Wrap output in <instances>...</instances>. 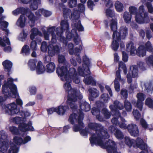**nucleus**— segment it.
Wrapping results in <instances>:
<instances>
[{
	"label": "nucleus",
	"instance_id": "13d9d810",
	"mask_svg": "<svg viewBox=\"0 0 153 153\" xmlns=\"http://www.w3.org/2000/svg\"><path fill=\"white\" fill-rule=\"evenodd\" d=\"M146 105L150 108H153V100L150 98H148L145 101Z\"/></svg>",
	"mask_w": 153,
	"mask_h": 153
},
{
	"label": "nucleus",
	"instance_id": "5701e85b",
	"mask_svg": "<svg viewBox=\"0 0 153 153\" xmlns=\"http://www.w3.org/2000/svg\"><path fill=\"white\" fill-rule=\"evenodd\" d=\"M113 104L110 105L109 107L111 111L112 112H117V113L118 111L117 110V109L122 110L124 108L123 104L117 100L114 101Z\"/></svg>",
	"mask_w": 153,
	"mask_h": 153
},
{
	"label": "nucleus",
	"instance_id": "a18cd8bd",
	"mask_svg": "<svg viewBox=\"0 0 153 153\" xmlns=\"http://www.w3.org/2000/svg\"><path fill=\"white\" fill-rule=\"evenodd\" d=\"M131 15L128 12H125L124 13L123 18L125 22L127 23H129L131 18Z\"/></svg>",
	"mask_w": 153,
	"mask_h": 153
},
{
	"label": "nucleus",
	"instance_id": "49530a36",
	"mask_svg": "<svg viewBox=\"0 0 153 153\" xmlns=\"http://www.w3.org/2000/svg\"><path fill=\"white\" fill-rule=\"evenodd\" d=\"M114 135L115 137L118 140H122L124 137V135L122 132L119 129H117L114 132Z\"/></svg>",
	"mask_w": 153,
	"mask_h": 153
},
{
	"label": "nucleus",
	"instance_id": "3c124183",
	"mask_svg": "<svg viewBox=\"0 0 153 153\" xmlns=\"http://www.w3.org/2000/svg\"><path fill=\"white\" fill-rule=\"evenodd\" d=\"M117 117H114L111 120V122L113 124L116 126H118L119 122L118 119L119 117H121V114L119 111H118L117 113Z\"/></svg>",
	"mask_w": 153,
	"mask_h": 153
},
{
	"label": "nucleus",
	"instance_id": "0eeeda50",
	"mask_svg": "<svg viewBox=\"0 0 153 153\" xmlns=\"http://www.w3.org/2000/svg\"><path fill=\"white\" fill-rule=\"evenodd\" d=\"M17 79H14L11 77L7 79V82L4 81V83L2 87V92L8 93L9 97H15L17 94V88L16 86L14 84L13 82L14 81H17Z\"/></svg>",
	"mask_w": 153,
	"mask_h": 153
},
{
	"label": "nucleus",
	"instance_id": "dca6fc26",
	"mask_svg": "<svg viewBox=\"0 0 153 153\" xmlns=\"http://www.w3.org/2000/svg\"><path fill=\"white\" fill-rule=\"evenodd\" d=\"M0 149L6 152L8 148L7 134L3 130L0 131Z\"/></svg>",
	"mask_w": 153,
	"mask_h": 153
},
{
	"label": "nucleus",
	"instance_id": "6e6552de",
	"mask_svg": "<svg viewBox=\"0 0 153 153\" xmlns=\"http://www.w3.org/2000/svg\"><path fill=\"white\" fill-rule=\"evenodd\" d=\"M9 129L10 131L13 134H20L24 138V140H23L22 137L19 136H15L14 137L13 139V143L18 146L25 144L31 140V138L29 136H27L24 137V136L27 134L26 132L25 134V132L22 131V134H19V129L17 127L14 126H10L9 127Z\"/></svg>",
	"mask_w": 153,
	"mask_h": 153
},
{
	"label": "nucleus",
	"instance_id": "f03ea898",
	"mask_svg": "<svg viewBox=\"0 0 153 153\" xmlns=\"http://www.w3.org/2000/svg\"><path fill=\"white\" fill-rule=\"evenodd\" d=\"M60 27L65 31H66L67 38L70 40L73 38L74 42L76 45H78L81 40L79 36L77 33V30L79 31L84 30V28L81 23V22L78 19L73 20L71 26L73 29L71 32H69V25L66 19L62 20L60 23Z\"/></svg>",
	"mask_w": 153,
	"mask_h": 153
},
{
	"label": "nucleus",
	"instance_id": "58836bf2",
	"mask_svg": "<svg viewBox=\"0 0 153 153\" xmlns=\"http://www.w3.org/2000/svg\"><path fill=\"white\" fill-rule=\"evenodd\" d=\"M31 33L30 35V38L32 40H33L36 37H39L37 36L38 35H41V32L39 31L37 29L33 28L31 30Z\"/></svg>",
	"mask_w": 153,
	"mask_h": 153
},
{
	"label": "nucleus",
	"instance_id": "72a5a7b5",
	"mask_svg": "<svg viewBox=\"0 0 153 153\" xmlns=\"http://www.w3.org/2000/svg\"><path fill=\"white\" fill-rule=\"evenodd\" d=\"M90 93V96L93 98H96L99 96V91L96 88H89L88 89Z\"/></svg>",
	"mask_w": 153,
	"mask_h": 153
},
{
	"label": "nucleus",
	"instance_id": "393cba45",
	"mask_svg": "<svg viewBox=\"0 0 153 153\" xmlns=\"http://www.w3.org/2000/svg\"><path fill=\"white\" fill-rule=\"evenodd\" d=\"M137 97L138 99L137 102L135 106L137 107L140 111H142L143 104V101L144 100L146 97L145 95L142 93H138Z\"/></svg>",
	"mask_w": 153,
	"mask_h": 153
},
{
	"label": "nucleus",
	"instance_id": "aec40b11",
	"mask_svg": "<svg viewBox=\"0 0 153 153\" xmlns=\"http://www.w3.org/2000/svg\"><path fill=\"white\" fill-rule=\"evenodd\" d=\"M129 11L131 14L135 15V19L136 22L138 24H143L144 23V20L141 19L139 16V13L137 12V8L133 6H130L129 8Z\"/></svg>",
	"mask_w": 153,
	"mask_h": 153
},
{
	"label": "nucleus",
	"instance_id": "ea45409f",
	"mask_svg": "<svg viewBox=\"0 0 153 153\" xmlns=\"http://www.w3.org/2000/svg\"><path fill=\"white\" fill-rule=\"evenodd\" d=\"M58 61L59 63H63L66 67H70V64L65 59V56L62 55H59L58 57Z\"/></svg>",
	"mask_w": 153,
	"mask_h": 153
},
{
	"label": "nucleus",
	"instance_id": "a19ab883",
	"mask_svg": "<svg viewBox=\"0 0 153 153\" xmlns=\"http://www.w3.org/2000/svg\"><path fill=\"white\" fill-rule=\"evenodd\" d=\"M37 60L36 59H30L28 62V65L30 70L31 71H34L36 67V63Z\"/></svg>",
	"mask_w": 153,
	"mask_h": 153
},
{
	"label": "nucleus",
	"instance_id": "a878e982",
	"mask_svg": "<svg viewBox=\"0 0 153 153\" xmlns=\"http://www.w3.org/2000/svg\"><path fill=\"white\" fill-rule=\"evenodd\" d=\"M107 144H111L106 149L108 153H121L120 152H117V145L113 140H109Z\"/></svg>",
	"mask_w": 153,
	"mask_h": 153
},
{
	"label": "nucleus",
	"instance_id": "774afa93",
	"mask_svg": "<svg viewBox=\"0 0 153 153\" xmlns=\"http://www.w3.org/2000/svg\"><path fill=\"white\" fill-rule=\"evenodd\" d=\"M146 5L148 9V12L150 13H153V7L152 4L149 2H147Z\"/></svg>",
	"mask_w": 153,
	"mask_h": 153
},
{
	"label": "nucleus",
	"instance_id": "f704fd0d",
	"mask_svg": "<svg viewBox=\"0 0 153 153\" xmlns=\"http://www.w3.org/2000/svg\"><path fill=\"white\" fill-rule=\"evenodd\" d=\"M64 6H63V15L65 19L68 18L71 19L72 18V14L71 10L70 9L65 8Z\"/></svg>",
	"mask_w": 153,
	"mask_h": 153
},
{
	"label": "nucleus",
	"instance_id": "6ab92c4d",
	"mask_svg": "<svg viewBox=\"0 0 153 153\" xmlns=\"http://www.w3.org/2000/svg\"><path fill=\"white\" fill-rule=\"evenodd\" d=\"M119 81L124 84L125 82V80L121 77L120 71H117L116 73V78L114 80V87L115 90L118 92L120 90V85Z\"/></svg>",
	"mask_w": 153,
	"mask_h": 153
},
{
	"label": "nucleus",
	"instance_id": "c756f323",
	"mask_svg": "<svg viewBox=\"0 0 153 153\" xmlns=\"http://www.w3.org/2000/svg\"><path fill=\"white\" fill-rule=\"evenodd\" d=\"M136 54L140 57L145 56L146 54V51L145 49L144 46L142 45L140 46L137 50H136Z\"/></svg>",
	"mask_w": 153,
	"mask_h": 153
},
{
	"label": "nucleus",
	"instance_id": "603ef678",
	"mask_svg": "<svg viewBox=\"0 0 153 153\" xmlns=\"http://www.w3.org/2000/svg\"><path fill=\"white\" fill-rule=\"evenodd\" d=\"M24 55H27L30 53V50L29 46L24 45L22 47L21 52Z\"/></svg>",
	"mask_w": 153,
	"mask_h": 153
},
{
	"label": "nucleus",
	"instance_id": "f257e3e1",
	"mask_svg": "<svg viewBox=\"0 0 153 153\" xmlns=\"http://www.w3.org/2000/svg\"><path fill=\"white\" fill-rule=\"evenodd\" d=\"M88 127L90 129L96 131V133L93 134L89 138L90 142L92 146L95 144L100 146L102 148L106 149L111 144H107L109 140H112L110 139L105 143H104V140L109 138L110 136L107 129L101 124L90 123L88 124Z\"/></svg>",
	"mask_w": 153,
	"mask_h": 153
},
{
	"label": "nucleus",
	"instance_id": "338daca9",
	"mask_svg": "<svg viewBox=\"0 0 153 153\" xmlns=\"http://www.w3.org/2000/svg\"><path fill=\"white\" fill-rule=\"evenodd\" d=\"M91 112L93 115L96 116L100 114V111L99 108L94 107L92 108Z\"/></svg>",
	"mask_w": 153,
	"mask_h": 153
},
{
	"label": "nucleus",
	"instance_id": "6e6d98bb",
	"mask_svg": "<svg viewBox=\"0 0 153 153\" xmlns=\"http://www.w3.org/2000/svg\"><path fill=\"white\" fill-rule=\"evenodd\" d=\"M27 36V34L23 30L22 32L20 33L19 36V39L21 41L23 42L25 40Z\"/></svg>",
	"mask_w": 153,
	"mask_h": 153
},
{
	"label": "nucleus",
	"instance_id": "4be33fe9",
	"mask_svg": "<svg viewBox=\"0 0 153 153\" xmlns=\"http://www.w3.org/2000/svg\"><path fill=\"white\" fill-rule=\"evenodd\" d=\"M139 16L140 19L144 20V23H147L149 22V19L148 16V14L147 12H144V6L143 5L140 6L139 8Z\"/></svg>",
	"mask_w": 153,
	"mask_h": 153
},
{
	"label": "nucleus",
	"instance_id": "69168bd1",
	"mask_svg": "<svg viewBox=\"0 0 153 153\" xmlns=\"http://www.w3.org/2000/svg\"><path fill=\"white\" fill-rule=\"evenodd\" d=\"M41 14L45 17H48L51 15L52 13L51 12L45 10L43 9H41Z\"/></svg>",
	"mask_w": 153,
	"mask_h": 153
},
{
	"label": "nucleus",
	"instance_id": "a211bd4d",
	"mask_svg": "<svg viewBox=\"0 0 153 153\" xmlns=\"http://www.w3.org/2000/svg\"><path fill=\"white\" fill-rule=\"evenodd\" d=\"M64 31L65 30L60 27H59L56 29V32L57 35L59 38V40L63 44V46L64 47L67 45L68 39L63 36Z\"/></svg>",
	"mask_w": 153,
	"mask_h": 153
},
{
	"label": "nucleus",
	"instance_id": "2eb2a0df",
	"mask_svg": "<svg viewBox=\"0 0 153 153\" xmlns=\"http://www.w3.org/2000/svg\"><path fill=\"white\" fill-rule=\"evenodd\" d=\"M27 10L24 7H20L17 8L12 12V14L15 16H17L20 13L22 14L20 16L16 22L17 25L21 27H24L25 25L26 19L24 14L26 13Z\"/></svg>",
	"mask_w": 153,
	"mask_h": 153
},
{
	"label": "nucleus",
	"instance_id": "e2e57ef3",
	"mask_svg": "<svg viewBox=\"0 0 153 153\" xmlns=\"http://www.w3.org/2000/svg\"><path fill=\"white\" fill-rule=\"evenodd\" d=\"M147 63L148 65H151L153 67V56L150 55L146 59Z\"/></svg>",
	"mask_w": 153,
	"mask_h": 153
},
{
	"label": "nucleus",
	"instance_id": "bb28decb",
	"mask_svg": "<svg viewBox=\"0 0 153 153\" xmlns=\"http://www.w3.org/2000/svg\"><path fill=\"white\" fill-rule=\"evenodd\" d=\"M116 34V32L113 33L112 36L113 41L112 42L111 46L112 49L114 51H116L118 50L119 46V42L120 40L117 37V36H115Z\"/></svg>",
	"mask_w": 153,
	"mask_h": 153
},
{
	"label": "nucleus",
	"instance_id": "ddd939ff",
	"mask_svg": "<svg viewBox=\"0 0 153 153\" xmlns=\"http://www.w3.org/2000/svg\"><path fill=\"white\" fill-rule=\"evenodd\" d=\"M121 120L122 122H119L118 126L122 129H128V132L131 135L134 137L138 136L139 134V131L137 126L135 124H129L128 126L125 123L126 121L123 117H121Z\"/></svg>",
	"mask_w": 153,
	"mask_h": 153
},
{
	"label": "nucleus",
	"instance_id": "9d476101",
	"mask_svg": "<svg viewBox=\"0 0 153 153\" xmlns=\"http://www.w3.org/2000/svg\"><path fill=\"white\" fill-rule=\"evenodd\" d=\"M110 27L112 30L114 31L113 33L116 32L115 36L119 39H125L128 34V29L125 26H122L120 27L119 32L117 31V21L115 19H112L111 21Z\"/></svg>",
	"mask_w": 153,
	"mask_h": 153
},
{
	"label": "nucleus",
	"instance_id": "0e129e2a",
	"mask_svg": "<svg viewBox=\"0 0 153 153\" xmlns=\"http://www.w3.org/2000/svg\"><path fill=\"white\" fill-rule=\"evenodd\" d=\"M74 44L72 43H69L68 45V47L69 49V53L70 55H74Z\"/></svg>",
	"mask_w": 153,
	"mask_h": 153
},
{
	"label": "nucleus",
	"instance_id": "5fc2aeb1",
	"mask_svg": "<svg viewBox=\"0 0 153 153\" xmlns=\"http://www.w3.org/2000/svg\"><path fill=\"white\" fill-rule=\"evenodd\" d=\"M124 106L128 111H130L132 109V106L131 103L127 100H126L124 101Z\"/></svg>",
	"mask_w": 153,
	"mask_h": 153
},
{
	"label": "nucleus",
	"instance_id": "412c9836",
	"mask_svg": "<svg viewBox=\"0 0 153 153\" xmlns=\"http://www.w3.org/2000/svg\"><path fill=\"white\" fill-rule=\"evenodd\" d=\"M18 1L25 4L30 3L31 4L30 7L32 10H36L38 7V4H40L41 1L40 0H18Z\"/></svg>",
	"mask_w": 153,
	"mask_h": 153
},
{
	"label": "nucleus",
	"instance_id": "f8f14e48",
	"mask_svg": "<svg viewBox=\"0 0 153 153\" xmlns=\"http://www.w3.org/2000/svg\"><path fill=\"white\" fill-rule=\"evenodd\" d=\"M51 36V41L49 42L48 53L49 56H53L60 52L62 47L59 43L55 45L53 44L56 43L57 42L56 35Z\"/></svg>",
	"mask_w": 153,
	"mask_h": 153
},
{
	"label": "nucleus",
	"instance_id": "8fccbe9b",
	"mask_svg": "<svg viewBox=\"0 0 153 153\" xmlns=\"http://www.w3.org/2000/svg\"><path fill=\"white\" fill-rule=\"evenodd\" d=\"M144 85L145 87V90L148 93L152 92L153 91V85L152 86V83L150 82H147L145 83Z\"/></svg>",
	"mask_w": 153,
	"mask_h": 153
},
{
	"label": "nucleus",
	"instance_id": "37998d69",
	"mask_svg": "<svg viewBox=\"0 0 153 153\" xmlns=\"http://www.w3.org/2000/svg\"><path fill=\"white\" fill-rule=\"evenodd\" d=\"M130 70L131 71L133 77H136L137 76L138 70L137 66L134 65L130 66Z\"/></svg>",
	"mask_w": 153,
	"mask_h": 153
},
{
	"label": "nucleus",
	"instance_id": "7ed1b4c3",
	"mask_svg": "<svg viewBox=\"0 0 153 153\" xmlns=\"http://www.w3.org/2000/svg\"><path fill=\"white\" fill-rule=\"evenodd\" d=\"M80 109H79L78 112L79 116L73 112L70 116L69 118V121L72 124H73L75 122H77L78 125H75L73 127V130L75 132L78 131L80 127H84V124L82 121L84 118V114L82 111L87 112L89 111L91 109L90 105L85 100H81L79 102ZM77 108L75 111H73L74 112L77 111Z\"/></svg>",
	"mask_w": 153,
	"mask_h": 153
},
{
	"label": "nucleus",
	"instance_id": "423d86ee",
	"mask_svg": "<svg viewBox=\"0 0 153 153\" xmlns=\"http://www.w3.org/2000/svg\"><path fill=\"white\" fill-rule=\"evenodd\" d=\"M2 107L5 113L9 115L18 114L22 117H26L30 115V112L27 110L25 111L20 110L15 102L3 105Z\"/></svg>",
	"mask_w": 153,
	"mask_h": 153
},
{
	"label": "nucleus",
	"instance_id": "79ce46f5",
	"mask_svg": "<svg viewBox=\"0 0 153 153\" xmlns=\"http://www.w3.org/2000/svg\"><path fill=\"white\" fill-rule=\"evenodd\" d=\"M10 43L9 38L6 36L3 37V39L0 37V45L3 47H4L6 45H9Z\"/></svg>",
	"mask_w": 153,
	"mask_h": 153
},
{
	"label": "nucleus",
	"instance_id": "f3484780",
	"mask_svg": "<svg viewBox=\"0 0 153 153\" xmlns=\"http://www.w3.org/2000/svg\"><path fill=\"white\" fill-rule=\"evenodd\" d=\"M41 9H40L36 12L35 14L36 17H35L34 14L31 11L27 13V16L29 19V23L31 27L34 26L35 20L37 19L41 15H42L41 14Z\"/></svg>",
	"mask_w": 153,
	"mask_h": 153
},
{
	"label": "nucleus",
	"instance_id": "864d4df0",
	"mask_svg": "<svg viewBox=\"0 0 153 153\" xmlns=\"http://www.w3.org/2000/svg\"><path fill=\"white\" fill-rule=\"evenodd\" d=\"M102 113L105 118L108 119L110 117L111 113L107 109L105 108L103 109L102 111Z\"/></svg>",
	"mask_w": 153,
	"mask_h": 153
},
{
	"label": "nucleus",
	"instance_id": "c9c22d12",
	"mask_svg": "<svg viewBox=\"0 0 153 153\" xmlns=\"http://www.w3.org/2000/svg\"><path fill=\"white\" fill-rule=\"evenodd\" d=\"M36 69L37 73L39 74L43 73L45 71V68L40 61L38 62Z\"/></svg>",
	"mask_w": 153,
	"mask_h": 153
},
{
	"label": "nucleus",
	"instance_id": "2f4dec72",
	"mask_svg": "<svg viewBox=\"0 0 153 153\" xmlns=\"http://www.w3.org/2000/svg\"><path fill=\"white\" fill-rule=\"evenodd\" d=\"M0 28L4 31L5 34L7 36L9 33V31L8 29H6L9 23L5 21H2V19H0Z\"/></svg>",
	"mask_w": 153,
	"mask_h": 153
},
{
	"label": "nucleus",
	"instance_id": "473e14b6",
	"mask_svg": "<svg viewBox=\"0 0 153 153\" xmlns=\"http://www.w3.org/2000/svg\"><path fill=\"white\" fill-rule=\"evenodd\" d=\"M56 66L53 62H51L48 64L45 67V71L47 73H51L55 70Z\"/></svg>",
	"mask_w": 153,
	"mask_h": 153
},
{
	"label": "nucleus",
	"instance_id": "4468645a",
	"mask_svg": "<svg viewBox=\"0 0 153 153\" xmlns=\"http://www.w3.org/2000/svg\"><path fill=\"white\" fill-rule=\"evenodd\" d=\"M82 58L83 63L82 67L79 66L78 71L80 75L85 77L91 73L89 67L91 66V64L89 59L86 56H83Z\"/></svg>",
	"mask_w": 153,
	"mask_h": 153
},
{
	"label": "nucleus",
	"instance_id": "09e8293b",
	"mask_svg": "<svg viewBox=\"0 0 153 153\" xmlns=\"http://www.w3.org/2000/svg\"><path fill=\"white\" fill-rule=\"evenodd\" d=\"M114 5L116 10L118 12H121L123 10L124 7L123 5L119 1H117Z\"/></svg>",
	"mask_w": 153,
	"mask_h": 153
},
{
	"label": "nucleus",
	"instance_id": "bf43d9fd",
	"mask_svg": "<svg viewBox=\"0 0 153 153\" xmlns=\"http://www.w3.org/2000/svg\"><path fill=\"white\" fill-rule=\"evenodd\" d=\"M48 46L46 42L44 41L41 44V51L43 52L47 51V49H48Z\"/></svg>",
	"mask_w": 153,
	"mask_h": 153
},
{
	"label": "nucleus",
	"instance_id": "7c9ffc66",
	"mask_svg": "<svg viewBox=\"0 0 153 153\" xmlns=\"http://www.w3.org/2000/svg\"><path fill=\"white\" fill-rule=\"evenodd\" d=\"M42 41V40L40 37H36L35 40L32 41L30 43V47L31 49L33 51H35L37 49V44H40Z\"/></svg>",
	"mask_w": 153,
	"mask_h": 153
},
{
	"label": "nucleus",
	"instance_id": "9b49d317",
	"mask_svg": "<svg viewBox=\"0 0 153 153\" xmlns=\"http://www.w3.org/2000/svg\"><path fill=\"white\" fill-rule=\"evenodd\" d=\"M23 119L22 117H16L12 118L11 120L14 123L19 124V129L22 132H26L27 131H33L34 130V128L32 126V123L31 121H29L27 124L24 123H21L22 120Z\"/></svg>",
	"mask_w": 153,
	"mask_h": 153
},
{
	"label": "nucleus",
	"instance_id": "de8ad7c7",
	"mask_svg": "<svg viewBox=\"0 0 153 153\" xmlns=\"http://www.w3.org/2000/svg\"><path fill=\"white\" fill-rule=\"evenodd\" d=\"M145 50L153 54V47L152 44L149 41L146 42L144 46Z\"/></svg>",
	"mask_w": 153,
	"mask_h": 153
},
{
	"label": "nucleus",
	"instance_id": "20e7f679",
	"mask_svg": "<svg viewBox=\"0 0 153 153\" xmlns=\"http://www.w3.org/2000/svg\"><path fill=\"white\" fill-rule=\"evenodd\" d=\"M63 85L64 88L68 93L67 104L70 106L72 110L74 111L77 109V104L76 102L77 98L81 100L83 96L79 91L75 88H72L70 83L66 81Z\"/></svg>",
	"mask_w": 153,
	"mask_h": 153
},
{
	"label": "nucleus",
	"instance_id": "39448f33",
	"mask_svg": "<svg viewBox=\"0 0 153 153\" xmlns=\"http://www.w3.org/2000/svg\"><path fill=\"white\" fill-rule=\"evenodd\" d=\"M69 67L62 66L60 68H57L56 73L62 81L71 82L73 80L76 84L79 83L80 80L76 69L71 68L68 72V68Z\"/></svg>",
	"mask_w": 153,
	"mask_h": 153
},
{
	"label": "nucleus",
	"instance_id": "052dcab7",
	"mask_svg": "<svg viewBox=\"0 0 153 153\" xmlns=\"http://www.w3.org/2000/svg\"><path fill=\"white\" fill-rule=\"evenodd\" d=\"M120 94L121 97L123 99H126L128 97L127 91L124 89H123L121 91Z\"/></svg>",
	"mask_w": 153,
	"mask_h": 153
},
{
	"label": "nucleus",
	"instance_id": "4c0bfd02",
	"mask_svg": "<svg viewBox=\"0 0 153 153\" xmlns=\"http://www.w3.org/2000/svg\"><path fill=\"white\" fill-rule=\"evenodd\" d=\"M83 81L85 83L86 85H91L93 86L96 85V82L91 76H87L84 79Z\"/></svg>",
	"mask_w": 153,
	"mask_h": 153
},
{
	"label": "nucleus",
	"instance_id": "680f3d73",
	"mask_svg": "<svg viewBox=\"0 0 153 153\" xmlns=\"http://www.w3.org/2000/svg\"><path fill=\"white\" fill-rule=\"evenodd\" d=\"M133 114L135 118L137 120H139L141 117L140 114L139 113L138 111L137 110L134 109L133 111Z\"/></svg>",
	"mask_w": 153,
	"mask_h": 153
},
{
	"label": "nucleus",
	"instance_id": "b1692460",
	"mask_svg": "<svg viewBox=\"0 0 153 153\" xmlns=\"http://www.w3.org/2000/svg\"><path fill=\"white\" fill-rule=\"evenodd\" d=\"M56 28V27L53 26L51 27H48L47 28V30H43L42 31L43 33L45 40H49V34H51V36L56 35L55 33Z\"/></svg>",
	"mask_w": 153,
	"mask_h": 153
},
{
	"label": "nucleus",
	"instance_id": "c03bdc74",
	"mask_svg": "<svg viewBox=\"0 0 153 153\" xmlns=\"http://www.w3.org/2000/svg\"><path fill=\"white\" fill-rule=\"evenodd\" d=\"M19 147L17 146L14 143L11 144V147L9 150L8 153H18Z\"/></svg>",
	"mask_w": 153,
	"mask_h": 153
},
{
	"label": "nucleus",
	"instance_id": "cd10ccee",
	"mask_svg": "<svg viewBox=\"0 0 153 153\" xmlns=\"http://www.w3.org/2000/svg\"><path fill=\"white\" fill-rule=\"evenodd\" d=\"M126 51L130 52L131 55L134 56L136 55V49L134 43L132 42H130L126 45Z\"/></svg>",
	"mask_w": 153,
	"mask_h": 153
},
{
	"label": "nucleus",
	"instance_id": "4d7b16f0",
	"mask_svg": "<svg viewBox=\"0 0 153 153\" xmlns=\"http://www.w3.org/2000/svg\"><path fill=\"white\" fill-rule=\"evenodd\" d=\"M110 97L107 94H103L101 96L100 99L103 101L104 102L106 103L108 101Z\"/></svg>",
	"mask_w": 153,
	"mask_h": 153
},
{
	"label": "nucleus",
	"instance_id": "1a4fd4ad",
	"mask_svg": "<svg viewBox=\"0 0 153 153\" xmlns=\"http://www.w3.org/2000/svg\"><path fill=\"white\" fill-rule=\"evenodd\" d=\"M125 142L126 144L129 147L133 146L134 148H139L142 150V151L140 153H148L146 151L147 146L140 138H137L136 140H135L126 137L125 138Z\"/></svg>",
	"mask_w": 153,
	"mask_h": 153
},
{
	"label": "nucleus",
	"instance_id": "e433bc0d",
	"mask_svg": "<svg viewBox=\"0 0 153 153\" xmlns=\"http://www.w3.org/2000/svg\"><path fill=\"white\" fill-rule=\"evenodd\" d=\"M2 65L5 71L9 72L12 67V63L8 60H6L2 63Z\"/></svg>",
	"mask_w": 153,
	"mask_h": 153
},
{
	"label": "nucleus",
	"instance_id": "c85d7f7f",
	"mask_svg": "<svg viewBox=\"0 0 153 153\" xmlns=\"http://www.w3.org/2000/svg\"><path fill=\"white\" fill-rule=\"evenodd\" d=\"M56 112L59 115H63L65 112L69 109V107L67 105H63L62 104L56 108Z\"/></svg>",
	"mask_w": 153,
	"mask_h": 153
}]
</instances>
